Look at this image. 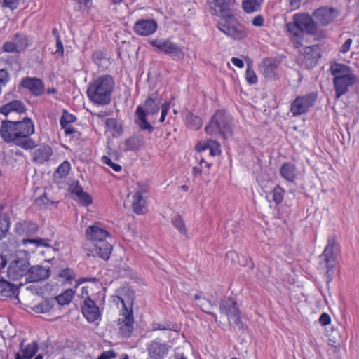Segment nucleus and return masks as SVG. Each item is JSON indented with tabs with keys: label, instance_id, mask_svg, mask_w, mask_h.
Returning <instances> with one entry per match:
<instances>
[{
	"label": "nucleus",
	"instance_id": "nucleus-1",
	"mask_svg": "<svg viewBox=\"0 0 359 359\" xmlns=\"http://www.w3.org/2000/svg\"><path fill=\"white\" fill-rule=\"evenodd\" d=\"M34 133V125L30 118L21 121L3 120L0 125V137L6 143H13L24 149L36 147L35 141L30 138Z\"/></svg>",
	"mask_w": 359,
	"mask_h": 359
},
{
	"label": "nucleus",
	"instance_id": "nucleus-2",
	"mask_svg": "<svg viewBox=\"0 0 359 359\" xmlns=\"http://www.w3.org/2000/svg\"><path fill=\"white\" fill-rule=\"evenodd\" d=\"M161 105L162 106V109L160 122L162 123L164 121L168 114V111L170 109V102H166L164 104H162L158 95L154 94L151 97H147L142 105L140 104L137 106L135 111V116L137 118L135 122L142 131L145 132L147 134L153 133L154 127L151 123H149L147 119V115H154L157 114L160 110Z\"/></svg>",
	"mask_w": 359,
	"mask_h": 359
},
{
	"label": "nucleus",
	"instance_id": "nucleus-3",
	"mask_svg": "<svg viewBox=\"0 0 359 359\" xmlns=\"http://www.w3.org/2000/svg\"><path fill=\"white\" fill-rule=\"evenodd\" d=\"M115 88L112 76L104 74L98 76L88 84L86 94L89 100L97 105H107L111 102Z\"/></svg>",
	"mask_w": 359,
	"mask_h": 359
},
{
	"label": "nucleus",
	"instance_id": "nucleus-4",
	"mask_svg": "<svg viewBox=\"0 0 359 359\" xmlns=\"http://www.w3.org/2000/svg\"><path fill=\"white\" fill-rule=\"evenodd\" d=\"M292 22H287L285 28L291 36L300 40L304 33L315 35L318 32L317 23L307 13H297L293 15Z\"/></svg>",
	"mask_w": 359,
	"mask_h": 359
},
{
	"label": "nucleus",
	"instance_id": "nucleus-5",
	"mask_svg": "<svg viewBox=\"0 0 359 359\" xmlns=\"http://www.w3.org/2000/svg\"><path fill=\"white\" fill-rule=\"evenodd\" d=\"M205 133L215 137L227 139L233 135L231 118L222 110H217L205 128Z\"/></svg>",
	"mask_w": 359,
	"mask_h": 359
},
{
	"label": "nucleus",
	"instance_id": "nucleus-6",
	"mask_svg": "<svg viewBox=\"0 0 359 359\" xmlns=\"http://www.w3.org/2000/svg\"><path fill=\"white\" fill-rule=\"evenodd\" d=\"M339 252V246L336 242V236L334 235L329 236L327 245L323 253L319 256V265L320 268L327 269L325 273L327 282H330L332 280L337 264V257Z\"/></svg>",
	"mask_w": 359,
	"mask_h": 359
},
{
	"label": "nucleus",
	"instance_id": "nucleus-7",
	"mask_svg": "<svg viewBox=\"0 0 359 359\" xmlns=\"http://www.w3.org/2000/svg\"><path fill=\"white\" fill-rule=\"evenodd\" d=\"M30 255L25 250L17 251L10 262L7 275L13 280H18L22 277H27L30 267Z\"/></svg>",
	"mask_w": 359,
	"mask_h": 359
},
{
	"label": "nucleus",
	"instance_id": "nucleus-8",
	"mask_svg": "<svg viewBox=\"0 0 359 359\" xmlns=\"http://www.w3.org/2000/svg\"><path fill=\"white\" fill-rule=\"evenodd\" d=\"M217 27L220 31L234 40H241L247 36L245 27L238 22L233 15L221 18L218 21Z\"/></svg>",
	"mask_w": 359,
	"mask_h": 359
},
{
	"label": "nucleus",
	"instance_id": "nucleus-9",
	"mask_svg": "<svg viewBox=\"0 0 359 359\" xmlns=\"http://www.w3.org/2000/svg\"><path fill=\"white\" fill-rule=\"evenodd\" d=\"M149 43L155 48V51L169 55L175 60H182L184 53L182 48L170 39L156 38L149 41Z\"/></svg>",
	"mask_w": 359,
	"mask_h": 359
},
{
	"label": "nucleus",
	"instance_id": "nucleus-10",
	"mask_svg": "<svg viewBox=\"0 0 359 359\" xmlns=\"http://www.w3.org/2000/svg\"><path fill=\"white\" fill-rule=\"evenodd\" d=\"M318 97L316 92H311L305 95L297 96L290 105V111L294 116L306 114L314 105Z\"/></svg>",
	"mask_w": 359,
	"mask_h": 359
},
{
	"label": "nucleus",
	"instance_id": "nucleus-11",
	"mask_svg": "<svg viewBox=\"0 0 359 359\" xmlns=\"http://www.w3.org/2000/svg\"><path fill=\"white\" fill-rule=\"evenodd\" d=\"M121 301L123 304V309L122 311L121 317H120L118 320V324L120 325L119 334L123 337L128 338L133 333L134 328V318L133 310L132 309H130V310L128 309V308L125 305L123 299H121Z\"/></svg>",
	"mask_w": 359,
	"mask_h": 359
},
{
	"label": "nucleus",
	"instance_id": "nucleus-12",
	"mask_svg": "<svg viewBox=\"0 0 359 359\" xmlns=\"http://www.w3.org/2000/svg\"><path fill=\"white\" fill-rule=\"evenodd\" d=\"M234 1V0H207V5L212 15L223 18L232 15L230 11Z\"/></svg>",
	"mask_w": 359,
	"mask_h": 359
},
{
	"label": "nucleus",
	"instance_id": "nucleus-13",
	"mask_svg": "<svg viewBox=\"0 0 359 359\" xmlns=\"http://www.w3.org/2000/svg\"><path fill=\"white\" fill-rule=\"evenodd\" d=\"M339 11L333 7L321 6L316 9L313 16L321 26H326L332 22L338 15Z\"/></svg>",
	"mask_w": 359,
	"mask_h": 359
},
{
	"label": "nucleus",
	"instance_id": "nucleus-14",
	"mask_svg": "<svg viewBox=\"0 0 359 359\" xmlns=\"http://www.w3.org/2000/svg\"><path fill=\"white\" fill-rule=\"evenodd\" d=\"M81 311L88 322L93 323L100 317V311L95 302L86 297L81 305Z\"/></svg>",
	"mask_w": 359,
	"mask_h": 359
},
{
	"label": "nucleus",
	"instance_id": "nucleus-15",
	"mask_svg": "<svg viewBox=\"0 0 359 359\" xmlns=\"http://www.w3.org/2000/svg\"><path fill=\"white\" fill-rule=\"evenodd\" d=\"M357 79L356 76L347 78H333L332 82L336 99H339L342 95L347 93L349 88L355 83Z\"/></svg>",
	"mask_w": 359,
	"mask_h": 359
},
{
	"label": "nucleus",
	"instance_id": "nucleus-16",
	"mask_svg": "<svg viewBox=\"0 0 359 359\" xmlns=\"http://www.w3.org/2000/svg\"><path fill=\"white\" fill-rule=\"evenodd\" d=\"M279 62L274 58H264L259 65V70L264 76L268 79L276 80Z\"/></svg>",
	"mask_w": 359,
	"mask_h": 359
},
{
	"label": "nucleus",
	"instance_id": "nucleus-17",
	"mask_svg": "<svg viewBox=\"0 0 359 359\" xmlns=\"http://www.w3.org/2000/svg\"><path fill=\"white\" fill-rule=\"evenodd\" d=\"M50 275L49 266L34 265L29 267L25 280L27 283H36L47 279Z\"/></svg>",
	"mask_w": 359,
	"mask_h": 359
},
{
	"label": "nucleus",
	"instance_id": "nucleus-18",
	"mask_svg": "<svg viewBox=\"0 0 359 359\" xmlns=\"http://www.w3.org/2000/svg\"><path fill=\"white\" fill-rule=\"evenodd\" d=\"M158 28V24L154 19L137 20L133 25V31L140 36H149L154 34Z\"/></svg>",
	"mask_w": 359,
	"mask_h": 359
},
{
	"label": "nucleus",
	"instance_id": "nucleus-19",
	"mask_svg": "<svg viewBox=\"0 0 359 359\" xmlns=\"http://www.w3.org/2000/svg\"><path fill=\"white\" fill-rule=\"evenodd\" d=\"M147 351L151 359H164L168 353L169 346L166 343L154 340L147 344Z\"/></svg>",
	"mask_w": 359,
	"mask_h": 359
},
{
	"label": "nucleus",
	"instance_id": "nucleus-20",
	"mask_svg": "<svg viewBox=\"0 0 359 359\" xmlns=\"http://www.w3.org/2000/svg\"><path fill=\"white\" fill-rule=\"evenodd\" d=\"M219 311L224 313L231 323V318L235 317L239 314L240 309L237 305V302L231 297H224L219 302Z\"/></svg>",
	"mask_w": 359,
	"mask_h": 359
},
{
	"label": "nucleus",
	"instance_id": "nucleus-21",
	"mask_svg": "<svg viewBox=\"0 0 359 359\" xmlns=\"http://www.w3.org/2000/svg\"><path fill=\"white\" fill-rule=\"evenodd\" d=\"M88 250L93 256L108 260L111 253L112 245L106 241H97L94 243Z\"/></svg>",
	"mask_w": 359,
	"mask_h": 359
},
{
	"label": "nucleus",
	"instance_id": "nucleus-22",
	"mask_svg": "<svg viewBox=\"0 0 359 359\" xmlns=\"http://www.w3.org/2000/svg\"><path fill=\"white\" fill-rule=\"evenodd\" d=\"M21 86L28 89L34 96L43 94L45 86L43 81L36 77H25L21 81Z\"/></svg>",
	"mask_w": 359,
	"mask_h": 359
},
{
	"label": "nucleus",
	"instance_id": "nucleus-23",
	"mask_svg": "<svg viewBox=\"0 0 359 359\" xmlns=\"http://www.w3.org/2000/svg\"><path fill=\"white\" fill-rule=\"evenodd\" d=\"M39 345L36 341L25 344L22 339L19 345V351L15 354V359H32L37 353Z\"/></svg>",
	"mask_w": 359,
	"mask_h": 359
},
{
	"label": "nucleus",
	"instance_id": "nucleus-24",
	"mask_svg": "<svg viewBox=\"0 0 359 359\" xmlns=\"http://www.w3.org/2000/svg\"><path fill=\"white\" fill-rule=\"evenodd\" d=\"M303 62L308 68H313L320 57V48L317 46H307L304 49Z\"/></svg>",
	"mask_w": 359,
	"mask_h": 359
},
{
	"label": "nucleus",
	"instance_id": "nucleus-25",
	"mask_svg": "<svg viewBox=\"0 0 359 359\" xmlns=\"http://www.w3.org/2000/svg\"><path fill=\"white\" fill-rule=\"evenodd\" d=\"M53 155L52 148L47 144H41L32 153V161L37 164H42L48 161Z\"/></svg>",
	"mask_w": 359,
	"mask_h": 359
},
{
	"label": "nucleus",
	"instance_id": "nucleus-26",
	"mask_svg": "<svg viewBox=\"0 0 359 359\" xmlns=\"http://www.w3.org/2000/svg\"><path fill=\"white\" fill-rule=\"evenodd\" d=\"M27 111L25 104L19 100L11 101L0 107V114L8 116L12 112H17L20 114H25Z\"/></svg>",
	"mask_w": 359,
	"mask_h": 359
},
{
	"label": "nucleus",
	"instance_id": "nucleus-27",
	"mask_svg": "<svg viewBox=\"0 0 359 359\" xmlns=\"http://www.w3.org/2000/svg\"><path fill=\"white\" fill-rule=\"evenodd\" d=\"M220 144L216 140H208L205 142H199L196 146V150L199 152L208 151L210 156L219 155L221 152Z\"/></svg>",
	"mask_w": 359,
	"mask_h": 359
},
{
	"label": "nucleus",
	"instance_id": "nucleus-28",
	"mask_svg": "<svg viewBox=\"0 0 359 359\" xmlns=\"http://www.w3.org/2000/svg\"><path fill=\"white\" fill-rule=\"evenodd\" d=\"M86 238L94 243L104 241L109 233L98 225H92L87 228L86 231Z\"/></svg>",
	"mask_w": 359,
	"mask_h": 359
},
{
	"label": "nucleus",
	"instance_id": "nucleus-29",
	"mask_svg": "<svg viewBox=\"0 0 359 359\" xmlns=\"http://www.w3.org/2000/svg\"><path fill=\"white\" fill-rule=\"evenodd\" d=\"M330 70L334 78L355 76L351 68L344 64L334 62L330 65Z\"/></svg>",
	"mask_w": 359,
	"mask_h": 359
},
{
	"label": "nucleus",
	"instance_id": "nucleus-30",
	"mask_svg": "<svg viewBox=\"0 0 359 359\" xmlns=\"http://www.w3.org/2000/svg\"><path fill=\"white\" fill-rule=\"evenodd\" d=\"M39 230L38 225L32 221H22L18 222L15 227V231L18 235L26 234L32 236Z\"/></svg>",
	"mask_w": 359,
	"mask_h": 359
},
{
	"label": "nucleus",
	"instance_id": "nucleus-31",
	"mask_svg": "<svg viewBox=\"0 0 359 359\" xmlns=\"http://www.w3.org/2000/svg\"><path fill=\"white\" fill-rule=\"evenodd\" d=\"M144 138L142 134H133L131 137L125 140L126 150H139L144 144Z\"/></svg>",
	"mask_w": 359,
	"mask_h": 359
},
{
	"label": "nucleus",
	"instance_id": "nucleus-32",
	"mask_svg": "<svg viewBox=\"0 0 359 359\" xmlns=\"http://www.w3.org/2000/svg\"><path fill=\"white\" fill-rule=\"evenodd\" d=\"M18 293V287L3 278H0V295L6 297H12Z\"/></svg>",
	"mask_w": 359,
	"mask_h": 359
},
{
	"label": "nucleus",
	"instance_id": "nucleus-33",
	"mask_svg": "<svg viewBox=\"0 0 359 359\" xmlns=\"http://www.w3.org/2000/svg\"><path fill=\"white\" fill-rule=\"evenodd\" d=\"M280 175L290 182H294L296 179V166L292 163H284L280 168Z\"/></svg>",
	"mask_w": 359,
	"mask_h": 359
},
{
	"label": "nucleus",
	"instance_id": "nucleus-34",
	"mask_svg": "<svg viewBox=\"0 0 359 359\" xmlns=\"http://www.w3.org/2000/svg\"><path fill=\"white\" fill-rule=\"evenodd\" d=\"M184 120L186 126L194 130H198L203 125L202 119L189 111L184 113Z\"/></svg>",
	"mask_w": 359,
	"mask_h": 359
},
{
	"label": "nucleus",
	"instance_id": "nucleus-35",
	"mask_svg": "<svg viewBox=\"0 0 359 359\" xmlns=\"http://www.w3.org/2000/svg\"><path fill=\"white\" fill-rule=\"evenodd\" d=\"M263 0H242V8L246 13H252L261 10Z\"/></svg>",
	"mask_w": 359,
	"mask_h": 359
},
{
	"label": "nucleus",
	"instance_id": "nucleus-36",
	"mask_svg": "<svg viewBox=\"0 0 359 359\" xmlns=\"http://www.w3.org/2000/svg\"><path fill=\"white\" fill-rule=\"evenodd\" d=\"M11 39L20 53L25 50L29 45L27 37L23 34L16 33Z\"/></svg>",
	"mask_w": 359,
	"mask_h": 359
},
{
	"label": "nucleus",
	"instance_id": "nucleus-37",
	"mask_svg": "<svg viewBox=\"0 0 359 359\" xmlns=\"http://www.w3.org/2000/svg\"><path fill=\"white\" fill-rule=\"evenodd\" d=\"M74 295V290L72 289H67L62 294L57 296L55 297V300L60 305H67L71 302Z\"/></svg>",
	"mask_w": 359,
	"mask_h": 359
},
{
	"label": "nucleus",
	"instance_id": "nucleus-38",
	"mask_svg": "<svg viewBox=\"0 0 359 359\" xmlns=\"http://www.w3.org/2000/svg\"><path fill=\"white\" fill-rule=\"evenodd\" d=\"M133 198L132 208L133 211L138 215L143 213L144 202L142 201V196L139 194H134Z\"/></svg>",
	"mask_w": 359,
	"mask_h": 359
},
{
	"label": "nucleus",
	"instance_id": "nucleus-39",
	"mask_svg": "<svg viewBox=\"0 0 359 359\" xmlns=\"http://www.w3.org/2000/svg\"><path fill=\"white\" fill-rule=\"evenodd\" d=\"M245 79L247 82L250 84H255L257 82V77L252 69V61L248 58V62H247V69L245 72Z\"/></svg>",
	"mask_w": 359,
	"mask_h": 359
},
{
	"label": "nucleus",
	"instance_id": "nucleus-40",
	"mask_svg": "<svg viewBox=\"0 0 359 359\" xmlns=\"http://www.w3.org/2000/svg\"><path fill=\"white\" fill-rule=\"evenodd\" d=\"M92 60L98 67H103L107 61V54L100 50H95L92 54Z\"/></svg>",
	"mask_w": 359,
	"mask_h": 359
},
{
	"label": "nucleus",
	"instance_id": "nucleus-41",
	"mask_svg": "<svg viewBox=\"0 0 359 359\" xmlns=\"http://www.w3.org/2000/svg\"><path fill=\"white\" fill-rule=\"evenodd\" d=\"M198 306L201 309L203 312H205L212 317H214L215 320L217 321V314L211 311V309L213 307V304L212 302L205 298H203L200 302L198 303Z\"/></svg>",
	"mask_w": 359,
	"mask_h": 359
},
{
	"label": "nucleus",
	"instance_id": "nucleus-42",
	"mask_svg": "<svg viewBox=\"0 0 359 359\" xmlns=\"http://www.w3.org/2000/svg\"><path fill=\"white\" fill-rule=\"evenodd\" d=\"M10 227L9 216L0 217V240L6 236Z\"/></svg>",
	"mask_w": 359,
	"mask_h": 359
},
{
	"label": "nucleus",
	"instance_id": "nucleus-43",
	"mask_svg": "<svg viewBox=\"0 0 359 359\" xmlns=\"http://www.w3.org/2000/svg\"><path fill=\"white\" fill-rule=\"evenodd\" d=\"M53 306V305L51 301L45 300L38 305H36L34 307V311L36 313H46L50 311Z\"/></svg>",
	"mask_w": 359,
	"mask_h": 359
},
{
	"label": "nucleus",
	"instance_id": "nucleus-44",
	"mask_svg": "<svg viewBox=\"0 0 359 359\" xmlns=\"http://www.w3.org/2000/svg\"><path fill=\"white\" fill-rule=\"evenodd\" d=\"M76 121V117L74 115L69 114L67 110H64L60 121L61 128H64L65 126L69 125Z\"/></svg>",
	"mask_w": 359,
	"mask_h": 359
},
{
	"label": "nucleus",
	"instance_id": "nucleus-45",
	"mask_svg": "<svg viewBox=\"0 0 359 359\" xmlns=\"http://www.w3.org/2000/svg\"><path fill=\"white\" fill-rule=\"evenodd\" d=\"M285 191L283 188H281L279 185H277L273 190L272 199L275 202L276 204L278 205L282 203L283 199V194Z\"/></svg>",
	"mask_w": 359,
	"mask_h": 359
},
{
	"label": "nucleus",
	"instance_id": "nucleus-46",
	"mask_svg": "<svg viewBox=\"0 0 359 359\" xmlns=\"http://www.w3.org/2000/svg\"><path fill=\"white\" fill-rule=\"evenodd\" d=\"M173 226L182 234L187 233V229L181 216L177 215L172 219Z\"/></svg>",
	"mask_w": 359,
	"mask_h": 359
},
{
	"label": "nucleus",
	"instance_id": "nucleus-47",
	"mask_svg": "<svg viewBox=\"0 0 359 359\" xmlns=\"http://www.w3.org/2000/svg\"><path fill=\"white\" fill-rule=\"evenodd\" d=\"M175 325L170 322L154 323L153 330H175Z\"/></svg>",
	"mask_w": 359,
	"mask_h": 359
},
{
	"label": "nucleus",
	"instance_id": "nucleus-48",
	"mask_svg": "<svg viewBox=\"0 0 359 359\" xmlns=\"http://www.w3.org/2000/svg\"><path fill=\"white\" fill-rule=\"evenodd\" d=\"M22 243L24 244H34L37 247L44 246V247H50V245L48 242L47 240L43 238H27L23 239Z\"/></svg>",
	"mask_w": 359,
	"mask_h": 359
},
{
	"label": "nucleus",
	"instance_id": "nucleus-49",
	"mask_svg": "<svg viewBox=\"0 0 359 359\" xmlns=\"http://www.w3.org/2000/svg\"><path fill=\"white\" fill-rule=\"evenodd\" d=\"M106 126L111 128L116 132L121 133L122 132V127L118 121L113 118H107L105 121Z\"/></svg>",
	"mask_w": 359,
	"mask_h": 359
},
{
	"label": "nucleus",
	"instance_id": "nucleus-50",
	"mask_svg": "<svg viewBox=\"0 0 359 359\" xmlns=\"http://www.w3.org/2000/svg\"><path fill=\"white\" fill-rule=\"evenodd\" d=\"M77 200L79 203L83 206H88L93 203V198L91 196L84 191L81 195L77 196Z\"/></svg>",
	"mask_w": 359,
	"mask_h": 359
},
{
	"label": "nucleus",
	"instance_id": "nucleus-51",
	"mask_svg": "<svg viewBox=\"0 0 359 359\" xmlns=\"http://www.w3.org/2000/svg\"><path fill=\"white\" fill-rule=\"evenodd\" d=\"M70 168V163L67 161H65L59 165L56 172L60 175L61 177H63L68 175Z\"/></svg>",
	"mask_w": 359,
	"mask_h": 359
},
{
	"label": "nucleus",
	"instance_id": "nucleus-52",
	"mask_svg": "<svg viewBox=\"0 0 359 359\" xmlns=\"http://www.w3.org/2000/svg\"><path fill=\"white\" fill-rule=\"evenodd\" d=\"M69 191L77 197L83 193V189L78 181H74L69 184Z\"/></svg>",
	"mask_w": 359,
	"mask_h": 359
},
{
	"label": "nucleus",
	"instance_id": "nucleus-53",
	"mask_svg": "<svg viewBox=\"0 0 359 359\" xmlns=\"http://www.w3.org/2000/svg\"><path fill=\"white\" fill-rule=\"evenodd\" d=\"M2 50L6 53H20L12 39L10 41H6L4 43Z\"/></svg>",
	"mask_w": 359,
	"mask_h": 359
},
{
	"label": "nucleus",
	"instance_id": "nucleus-54",
	"mask_svg": "<svg viewBox=\"0 0 359 359\" xmlns=\"http://www.w3.org/2000/svg\"><path fill=\"white\" fill-rule=\"evenodd\" d=\"M102 162L109 165L111 168L115 172H119L121 170V166L119 164L115 163L112 162L111 158L109 157L104 156L102 157Z\"/></svg>",
	"mask_w": 359,
	"mask_h": 359
},
{
	"label": "nucleus",
	"instance_id": "nucleus-55",
	"mask_svg": "<svg viewBox=\"0 0 359 359\" xmlns=\"http://www.w3.org/2000/svg\"><path fill=\"white\" fill-rule=\"evenodd\" d=\"M60 276L62 278H64L66 280L70 281L75 278V273L74 271L69 269L67 268L65 269H63L61 271Z\"/></svg>",
	"mask_w": 359,
	"mask_h": 359
},
{
	"label": "nucleus",
	"instance_id": "nucleus-56",
	"mask_svg": "<svg viewBox=\"0 0 359 359\" xmlns=\"http://www.w3.org/2000/svg\"><path fill=\"white\" fill-rule=\"evenodd\" d=\"M233 323V326L236 327L239 331L243 330L244 325L241 320V312L239 314L236 315L235 317L231 318L230 324Z\"/></svg>",
	"mask_w": 359,
	"mask_h": 359
},
{
	"label": "nucleus",
	"instance_id": "nucleus-57",
	"mask_svg": "<svg viewBox=\"0 0 359 359\" xmlns=\"http://www.w3.org/2000/svg\"><path fill=\"white\" fill-rule=\"evenodd\" d=\"M117 356V353L115 351L111 349L109 351H103L97 359H113Z\"/></svg>",
	"mask_w": 359,
	"mask_h": 359
},
{
	"label": "nucleus",
	"instance_id": "nucleus-58",
	"mask_svg": "<svg viewBox=\"0 0 359 359\" xmlns=\"http://www.w3.org/2000/svg\"><path fill=\"white\" fill-rule=\"evenodd\" d=\"M10 76L6 69H0V84L5 86L9 81Z\"/></svg>",
	"mask_w": 359,
	"mask_h": 359
},
{
	"label": "nucleus",
	"instance_id": "nucleus-59",
	"mask_svg": "<svg viewBox=\"0 0 359 359\" xmlns=\"http://www.w3.org/2000/svg\"><path fill=\"white\" fill-rule=\"evenodd\" d=\"M20 0H3L2 5L11 10L16 9L19 5Z\"/></svg>",
	"mask_w": 359,
	"mask_h": 359
},
{
	"label": "nucleus",
	"instance_id": "nucleus-60",
	"mask_svg": "<svg viewBox=\"0 0 359 359\" xmlns=\"http://www.w3.org/2000/svg\"><path fill=\"white\" fill-rule=\"evenodd\" d=\"M319 323L321 325H327L331 322L330 316L327 313H323L319 318Z\"/></svg>",
	"mask_w": 359,
	"mask_h": 359
},
{
	"label": "nucleus",
	"instance_id": "nucleus-61",
	"mask_svg": "<svg viewBox=\"0 0 359 359\" xmlns=\"http://www.w3.org/2000/svg\"><path fill=\"white\" fill-rule=\"evenodd\" d=\"M264 23V19L262 15L255 16L252 20V24L255 27H262Z\"/></svg>",
	"mask_w": 359,
	"mask_h": 359
},
{
	"label": "nucleus",
	"instance_id": "nucleus-62",
	"mask_svg": "<svg viewBox=\"0 0 359 359\" xmlns=\"http://www.w3.org/2000/svg\"><path fill=\"white\" fill-rule=\"evenodd\" d=\"M35 202L38 205H47L49 203V199L48 198L46 194H43L41 196L37 198Z\"/></svg>",
	"mask_w": 359,
	"mask_h": 359
},
{
	"label": "nucleus",
	"instance_id": "nucleus-63",
	"mask_svg": "<svg viewBox=\"0 0 359 359\" xmlns=\"http://www.w3.org/2000/svg\"><path fill=\"white\" fill-rule=\"evenodd\" d=\"M148 191V186L144 184L137 183V188L135 194H139L140 196Z\"/></svg>",
	"mask_w": 359,
	"mask_h": 359
},
{
	"label": "nucleus",
	"instance_id": "nucleus-64",
	"mask_svg": "<svg viewBox=\"0 0 359 359\" xmlns=\"http://www.w3.org/2000/svg\"><path fill=\"white\" fill-rule=\"evenodd\" d=\"M352 39H348L341 46V49H340V52L342 53H347L349 49H350V46L352 43Z\"/></svg>",
	"mask_w": 359,
	"mask_h": 359
}]
</instances>
